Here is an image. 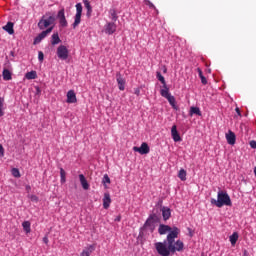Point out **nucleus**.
Returning a JSON list of instances; mask_svg holds the SVG:
<instances>
[{
  "label": "nucleus",
  "mask_w": 256,
  "mask_h": 256,
  "mask_svg": "<svg viewBox=\"0 0 256 256\" xmlns=\"http://www.w3.org/2000/svg\"><path fill=\"white\" fill-rule=\"evenodd\" d=\"M110 206H111V194L106 192L104 193V197H103V207L107 209Z\"/></svg>",
  "instance_id": "15"
},
{
  "label": "nucleus",
  "mask_w": 256,
  "mask_h": 256,
  "mask_svg": "<svg viewBox=\"0 0 256 256\" xmlns=\"http://www.w3.org/2000/svg\"><path fill=\"white\" fill-rule=\"evenodd\" d=\"M158 233L159 235H167L168 233L166 241L156 242L154 244L158 255L170 256L171 253H175L177 251L180 252L185 247L183 241L177 240L175 242V239H177V237H179V234L181 233V230L179 228H171L169 225L160 224L158 228Z\"/></svg>",
  "instance_id": "1"
},
{
  "label": "nucleus",
  "mask_w": 256,
  "mask_h": 256,
  "mask_svg": "<svg viewBox=\"0 0 256 256\" xmlns=\"http://www.w3.org/2000/svg\"><path fill=\"white\" fill-rule=\"evenodd\" d=\"M133 151L140 153V155H147L151 149L149 148V144H147V142H143L140 147L134 146Z\"/></svg>",
  "instance_id": "7"
},
{
  "label": "nucleus",
  "mask_w": 256,
  "mask_h": 256,
  "mask_svg": "<svg viewBox=\"0 0 256 256\" xmlns=\"http://www.w3.org/2000/svg\"><path fill=\"white\" fill-rule=\"evenodd\" d=\"M2 77H3L4 81H11V79H13V77L11 75V71H9V69L3 70Z\"/></svg>",
  "instance_id": "20"
},
{
  "label": "nucleus",
  "mask_w": 256,
  "mask_h": 256,
  "mask_svg": "<svg viewBox=\"0 0 256 256\" xmlns=\"http://www.w3.org/2000/svg\"><path fill=\"white\" fill-rule=\"evenodd\" d=\"M226 141L229 145H235L236 136L233 131L229 130L226 134Z\"/></svg>",
  "instance_id": "14"
},
{
  "label": "nucleus",
  "mask_w": 256,
  "mask_h": 256,
  "mask_svg": "<svg viewBox=\"0 0 256 256\" xmlns=\"http://www.w3.org/2000/svg\"><path fill=\"white\" fill-rule=\"evenodd\" d=\"M43 243H45V245H48L49 244V237L44 236L43 237Z\"/></svg>",
  "instance_id": "44"
},
{
  "label": "nucleus",
  "mask_w": 256,
  "mask_h": 256,
  "mask_svg": "<svg viewBox=\"0 0 256 256\" xmlns=\"http://www.w3.org/2000/svg\"><path fill=\"white\" fill-rule=\"evenodd\" d=\"M60 181L61 183H65L67 180H66V173H65V170L63 168H60Z\"/></svg>",
  "instance_id": "31"
},
{
  "label": "nucleus",
  "mask_w": 256,
  "mask_h": 256,
  "mask_svg": "<svg viewBox=\"0 0 256 256\" xmlns=\"http://www.w3.org/2000/svg\"><path fill=\"white\" fill-rule=\"evenodd\" d=\"M11 172H12L13 177H16V178L21 177V172H19V169L13 168Z\"/></svg>",
  "instance_id": "32"
},
{
  "label": "nucleus",
  "mask_w": 256,
  "mask_h": 256,
  "mask_svg": "<svg viewBox=\"0 0 256 256\" xmlns=\"http://www.w3.org/2000/svg\"><path fill=\"white\" fill-rule=\"evenodd\" d=\"M31 201H34L35 203H37L39 201V197H37L36 195H32L30 196Z\"/></svg>",
  "instance_id": "38"
},
{
  "label": "nucleus",
  "mask_w": 256,
  "mask_h": 256,
  "mask_svg": "<svg viewBox=\"0 0 256 256\" xmlns=\"http://www.w3.org/2000/svg\"><path fill=\"white\" fill-rule=\"evenodd\" d=\"M164 73H167V68L164 69Z\"/></svg>",
  "instance_id": "47"
},
{
  "label": "nucleus",
  "mask_w": 256,
  "mask_h": 256,
  "mask_svg": "<svg viewBox=\"0 0 256 256\" xmlns=\"http://www.w3.org/2000/svg\"><path fill=\"white\" fill-rule=\"evenodd\" d=\"M190 117H193V115H198V117H201V109L199 107H191L189 112Z\"/></svg>",
  "instance_id": "21"
},
{
  "label": "nucleus",
  "mask_w": 256,
  "mask_h": 256,
  "mask_svg": "<svg viewBox=\"0 0 256 256\" xmlns=\"http://www.w3.org/2000/svg\"><path fill=\"white\" fill-rule=\"evenodd\" d=\"M3 98H0V117H3L5 115V112L3 111Z\"/></svg>",
  "instance_id": "34"
},
{
  "label": "nucleus",
  "mask_w": 256,
  "mask_h": 256,
  "mask_svg": "<svg viewBox=\"0 0 256 256\" xmlns=\"http://www.w3.org/2000/svg\"><path fill=\"white\" fill-rule=\"evenodd\" d=\"M57 18L59 19V23H60L61 27H67L68 23H67V19L65 18V10L64 9H62L58 12Z\"/></svg>",
  "instance_id": "11"
},
{
  "label": "nucleus",
  "mask_w": 256,
  "mask_h": 256,
  "mask_svg": "<svg viewBox=\"0 0 256 256\" xmlns=\"http://www.w3.org/2000/svg\"><path fill=\"white\" fill-rule=\"evenodd\" d=\"M22 227H23L25 233H29V232L31 231V222H29V221H24V222L22 223Z\"/></svg>",
  "instance_id": "29"
},
{
  "label": "nucleus",
  "mask_w": 256,
  "mask_h": 256,
  "mask_svg": "<svg viewBox=\"0 0 256 256\" xmlns=\"http://www.w3.org/2000/svg\"><path fill=\"white\" fill-rule=\"evenodd\" d=\"M83 14V5L81 3L76 4V14L74 17V23L72 24L73 29H77L81 23V15Z\"/></svg>",
  "instance_id": "5"
},
{
  "label": "nucleus",
  "mask_w": 256,
  "mask_h": 256,
  "mask_svg": "<svg viewBox=\"0 0 256 256\" xmlns=\"http://www.w3.org/2000/svg\"><path fill=\"white\" fill-rule=\"evenodd\" d=\"M197 71H198V75H199L200 79H201L202 77H205V76L203 75V71L201 70V68H197Z\"/></svg>",
  "instance_id": "42"
},
{
  "label": "nucleus",
  "mask_w": 256,
  "mask_h": 256,
  "mask_svg": "<svg viewBox=\"0 0 256 256\" xmlns=\"http://www.w3.org/2000/svg\"><path fill=\"white\" fill-rule=\"evenodd\" d=\"M235 111H236L237 115L241 116V110L239 109V107H237V108L235 109Z\"/></svg>",
  "instance_id": "45"
},
{
  "label": "nucleus",
  "mask_w": 256,
  "mask_h": 256,
  "mask_svg": "<svg viewBox=\"0 0 256 256\" xmlns=\"http://www.w3.org/2000/svg\"><path fill=\"white\" fill-rule=\"evenodd\" d=\"M59 43H61V38H59V33H54V34L52 35L51 44H52V45H59Z\"/></svg>",
  "instance_id": "23"
},
{
  "label": "nucleus",
  "mask_w": 256,
  "mask_h": 256,
  "mask_svg": "<svg viewBox=\"0 0 256 256\" xmlns=\"http://www.w3.org/2000/svg\"><path fill=\"white\" fill-rule=\"evenodd\" d=\"M178 177L181 181H187V171H185V169H180Z\"/></svg>",
  "instance_id": "26"
},
{
  "label": "nucleus",
  "mask_w": 256,
  "mask_h": 256,
  "mask_svg": "<svg viewBox=\"0 0 256 256\" xmlns=\"http://www.w3.org/2000/svg\"><path fill=\"white\" fill-rule=\"evenodd\" d=\"M162 217L164 221H167L171 217V209L163 207L162 208Z\"/></svg>",
  "instance_id": "19"
},
{
  "label": "nucleus",
  "mask_w": 256,
  "mask_h": 256,
  "mask_svg": "<svg viewBox=\"0 0 256 256\" xmlns=\"http://www.w3.org/2000/svg\"><path fill=\"white\" fill-rule=\"evenodd\" d=\"M200 79H201L202 85H207V78L205 76H202V78Z\"/></svg>",
  "instance_id": "41"
},
{
  "label": "nucleus",
  "mask_w": 256,
  "mask_h": 256,
  "mask_svg": "<svg viewBox=\"0 0 256 256\" xmlns=\"http://www.w3.org/2000/svg\"><path fill=\"white\" fill-rule=\"evenodd\" d=\"M134 94L139 97V95H141V90L139 88L134 89Z\"/></svg>",
  "instance_id": "43"
},
{
  "label": "nucleus",
  "mask_w": 256,
  "mask_h": 256,
  "mask_svg": "<svg viewBox=\"0 0 256 256\" xmlns=\"http://www.w3.org/2000/svg\"><path fill=\"white\" fill-rule=\"evenodd\" d=\"M210 203L211 205H215L219 209H221V207H231V205H233V203L231 202V197L229 196V194H227V192L224 191H219L217 194V200H215V198H212L210 200Z\"/></svg>",
  "instance_id": "2"
},
{
  "label": "nucleus",
  "mask_w": 256,
  "mask_h": 256,
  "mask_svg": "<svg viewBox=\"0 0 256 256\" xmlns=\"http://www.w3.org/2000/svg\"><path fill=\"white\" fill-rule=\"evenodd\" d=\"M145 5H147L150 9H155V5L149 1V0H144Z\"/></svg>",
  "instance_id": "36"
},
{
  "label": "nucleus",
  "mask_w": 256,
  "mask_h": 256,
  "mask_svg": "<svg viewBox=\"0 0 256 256\" xmlns=\"http://www.w3.org/2000/svg\"><path fill=\"white\" fill-rule=\"evenodd\" d=\"M53 31V26L47 28L46 30L42 31L35 39H34V45H39L42 39H45Z\"/></svg>",
  "instance_id": "8"
},
{
  "label": "nucleus",
  "mask_w": 256,
  "mask_h": 256,
  "mask_svg": "<svg viewBox=\"0 0 256 256\" xmlns=\"http://www.w3.org/2000/svg\"><path fill=\"white\" fill-rule=\"evenodd\" d=\"M250 147H251L252 149H256V141H255V140H251V141H250Z\"/></svg>",
  "instance_id": "40"
},
{
  "label": "nucleus",
  "mask_w": 256,
  "mask_h": 256,
  "mask_svg": "<svg viewBox=\"0 0 256 256\" xmlns=\"http://www.w3.org/2000/svg\"><path fill=\"white\" fill-rule=\"evenodd\" d=\"M116 81L118 83V89L120 91H125V78L121 75V72L116 73Z\"/></svg>",
  "instance_id": "10"
},
{
  "label": "nucleus",
  "mask_w": 256,
  "mask_h": 256,
  "mask_svg": "<svg viewBox=\"0 0 256 256\" xmlns=\"http://www.w3.org/2000/svg\"><path fill=\"white\" fill-rule=\"evenodd\" d=\"M115 221H121V216H118L117 218H115Z\"/></svg>",
  "instance_id": "46"
},
{
  "label": "nucleus",
  "mask_w": 256,
  "mask_h": 256,
  "mask_svg": "<svg viewBox=\"0 0 256 256\" xmlns=\"http://www.w3.org/2000/svg\"><path fill=\"white\" fill-rule=\"evenodd\" d=\"M104 31L106 35H113V33L117 31V25L115 24V22H108L105 25Z\"/></svg>",
  "instance_id": "9"
},
{
  "label": "nucleus",
  "mask_w": 256,
  "mask_h": 256,
  "mask_svg": "<svg viewBox=\"0 0 256 256\" xmlns=\"http://www.w3.org/2000/svg\"><path fill=\"white\" fill-rule=\"evenodd\" d=\"M95 251V245H89L88 247L84 248L80 256H91V253Z\"/></svg>",
  "instance_id": "16"
},
{
  "label": "nucleus",
  "mask_w": 256,
  "mask_h": 256,
  "mask_svg": "<svg viewBox=\"0 0 256 256\" xmlns=\"http://www.w3.org/2000/svg\"><path fill=\"white\" fill-rule=\"evenodd\" d=\"M111 17H112V21H117V13L115 11L111 13Z\"/></svg>",
  "instance_id": "39"
},
{
  "label": "nucleus",
  "mask_w": 256,
  "mask_h": 256,
  "mask_svg": "<svg viewBox=\"0 0 256 256\" xmlns=\"http://www.w3.org/2000/svg\"><path fill=\"white\" fill-rule=\"evenodd\" d=\"M156 77L160 83H162L163 86L167 85V82H165V77L161 74V72H156Z\"/></svg>",
  "instance_id": "30"
},
{
  "label": "nucleus",
  "mask_w": 256,
  "mask_h": 256,
  "mask_svg": "<svg viewBox=\"0 0 256 256\" xmlns=\"http://www.w3.org/2000/svg\"><path fill=\"white\" fill-rule=\"evenodd\" d=\"M163 87H164V89H162L160 91V95L162 97H165V99H167L168 97H170L171 93H169V88L167 87V84H165V86H163Z\"/></svg>",
  "instance_id": "24"
},
{
  "label": "nucleus",
  "mask_w": 256,
  "mask_h": 256,
  "mask_svg": "<svg viewBox=\"0 0 256 256\" xmlns=\"http://www.w3.org/2000/svg\"><path fill=\"white\" fill-rule=\"evenodd\" d=\"M84 7L87 9V16L91 17V13H93V8L91 7V3L89 0H84Z\"/></svg>",
  "instance_id": "22"
},
{
  "label": "nucleus",
  "mask_w": 256,
  "mask_h": 256,
  "mask_svg": "<svg viewBox=\"0 0 256 256\" xmlns=\"http://www.w3.org/2000/svg\"><path fill=\"white\" fill-rule=\"evenodd\" d=\"M157 221V215L152 214L146 220L144 226L141 228L140 235H145V233H153L155 231V222Z\"/></svg>",
  "instance_id": "3"
},
{
  "label": "nucleus",
  "mask_w": 256,
  "mask_h": 256,
  "mask_svg": "<svg viewBox=\"0 0 256 256\" xmlns=\"http://www.w3.org/2000/svg\"><path fill=\"white\" fill-rule=\"evenodd\" d=\"M47 15H49V13H46L45 16H43L39 22H38V28L43 31L44 29H47V27H50V25H55V16H49L48 18Z\"/></svg>",
  "instance_id": "4"
},
{
  "label": "nucleus",
  "mask_w": 256,
  "mask_h": 256,
  "mask_svg": "<svg viewBox=\"0 0 256 256\" xmlns=\"http://www.w3.org/2000/svg\"><path fill=\"white\" fill-rule=\"evenodd\" d=\"M102 183L105 185L106 183H111V178H109V175L105 174L103 176V180H102Z\"/></svg>",
  "instance_id": "33"
},
{
  "label": "nucleus",
  "mask_w": 256,
  "mask_h": 256,
  "mask_svg": "<svg viewBox=\"0 0 256 256\" xmlns=\"http://www.w3.org/2000/svg\"><path fill=\"white\" fill-rule=\"evenodd\" d=\"M25 78L28 79V80L37 79V72L33 71V70L30 71V72L25 74Z\"/></svg>",
  "instance_id": "27"
},
{
  "label": "nucleus",
  "mask_w": 256,
  "mask_h": 256,
  "mask_svg": "<svg viewBox=\"0 0 256 256\" xmlns=\"http://www.w3.org/2000/svg\"><path fill=\"white\" fill-rule=\"evenodd\" d=\"M239 240V234L237 232H234L231 236H230V243L231 245H236L237 241Z\"/></svg>",
  "instance_id": "25"
},
{
  "label": "nucleus",
  "mask_w": 256,
  "mask_h": 256,
  "mask_svg": "<svg viewBox=\"0 0 256 256\" xmlns=\"http://www.w3.org/2000/svg\"><path fill=\"white\" fill-rule=\"evenodd\" d=\"M166 99L173 109H177V105H175V96L170 94Z\"/></svg>",
  "instance_id": "28"
},
{
  "label": "nucleus",
  "mask_w": 256,
  "mask_h": 256,
  "mask_svg": "<svg viewBox=\"0 0 256 256\" xmlns=\"http://www.w3.org/2000/svg\"><path fill=\"white\" fill-rule=\"evenodd\" d=\"M57 57L61 59V61H67L69 59V49H67V46L60 45L57 48Z\"/></svg>",
  "instance_id": "6"
},
{
  "label": "nucleus",
  "mask_w": 256,
  "mask_h": 256,
  "mask_svg": "<svg viewBox=\"0 0 256 256\" xmlns=\"http://www.w3.org/2000/svg\"><path fill=\"white\" fill-rule=\"evenodd\" d=\"M13 27V22H8L5 26H3V30L6 31V33H8L9 35H13L15 33Z\"/></svg>",
  "instance_id": "17"
},
{
  "label": "nucleus",
  "mask_w": 256,
  "mask_h": 256,
  "mask_svg": "<svg viewBox=\"0 0 256 256\" xmlns=\"http://www.w3.org/2000/svg\"><path fill=\"white\" fill-rule=\"evenodd\" d=\"M67 103H77V95L75 94V91L69 90L67 92Z\"/></svg>",
  "instance_id": "13"
},
{
  "label": "nucleus",
  "mask_w": 256,
  "mask_h": 256,
  "mask_svg": "<svg viewBox=\"0 0 256 256\" xmlns=\"http://www.w3.org/2000/svg\"><path fill=\"white\" fill-rule=\"evenodd\" d=\"M171 135H172V139L175 141V143L181 141V136L179 135V132L177 131V125L172 126Z\"/></svg>",
  "instance_id": "12"
},
{
  "label": "nucleus",
  "mask_w": 256,
  "mask_h": 256,
  "mask_svg": "<svg viewBox=\"0 0 256 256\" xmlns=\"http://www.w3.org/2000/svg\"><path fill=\"white\" fill-rule=\"evenodd\" d=\"M244 255H247V250L244 251Z\"/></svg>",
  "instance_id": "48"
},
{
  "label": "nucleus",
  "mask_w": 256,
  "mask_h": 256,
  "mask_svg": "<svg viewBox=\"0 0 256 256\" xmlns=\"http://www.w3.org/2000/svg\"><path fill=\"white\" fill-rule=\"evenodd\" d=\"M43 59H45V54H43V51L38 52V60L40 63H43Z\"/></svg>",
  "instance_id": "35"
},
{
  "label": "nucleus",
  "mask_w": 256,
  "mask_h": 256,
  "mask_svg": "<svg viewBox=\"0 0 256 256\" xmlns=\"http://www.w3.org/2000/svg\"><path fill=\"white\" fill-rule=\"evenodd\" d=\"M0 157H5V148H3L2 144H0Z\"/></svg>",
  "instance_id": "37"
},
{
  "label": "nucleus",
  "mask_w": 256,
  "mask_h": 256,
  "mask_svg": "<svg viewBox=\"0 0 256 256\" xmlns=\"http://www.w3.org/2000/svg\"><path fill=\"white\" fill-rule=\"evenodd\" d=\"M80 183L82 185V188L87 191L89 190V182H87V178H85V175L80 174L79 175Z\"/></svg>",
  "instance_id": "18"
}]
</instances>
